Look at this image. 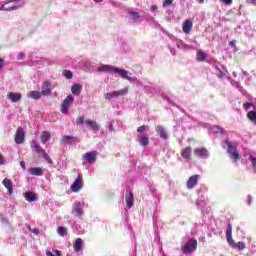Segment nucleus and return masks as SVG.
I'll return each mask as SVG.
<instances>
[{
    "instance_id": "nucleus-2",
    "label": "nucleus",
    "mask_w": 256,
    "mask_h": 256,
    "mask_svg": "<svg viewBox=\"0 0 256 256\" xmlns=\"http://www.w3.org/2000/svg\"><path fill=\"white\" fill-rule=\"evenodd\" d=\"M223 143L226 145V147H228L226 152L228 153L229 158L231 160H233L234 162L241 160V158H242L241 154H239V152L237 150V146L235 144H233L229 140H224Z\"/></svg>"
},
{
    "instance_id": "nucleus-7",
    "label": "nucleus",
    "mask_w": 256,
    "mask_h": 256,
    "mask_svg": "<svg viewBox=\"0 0 256 256\" xmlns=\"http://www.w3.org/2000/svg\"><path fill=\"white\" fill-rule=\"evenodd\" d=\"M82 160L86 161L89 164H94L97 161V152L92 151L84 153L82 156Z\"/></svg>"
},
{
    "instance_id": "nucleus-51",
    "label": "nucleus",
    "mask_w": 256,
    "mask_h": 256,
    "mask_svg": "<svg viewBox=\"0 0 256 256\" xmlns=\"http://www.w3.org/2000/svg\"><path fill=\"white\" fill-rule=\"evenodd\" d=\"M94 2H96V3H101L102 0H94Z\"/></svg>"
},
{
    "instance_id": "nucleus-13",
    "label": "nucleus",
    "mask_w": 256,
    "mask_h": 256,
    "mask_svg": "<svg viewBox=\"0 0 256 256\" xmlns=\"http://www.w3.org/2000/svg\"><path fill=\"white\" fill-rule=\"evenodd\" d=\"M180 154L181 157L184 158L186 161L192 160V147H186L182 149Z\"/></svg>"
},
{
    "instance_id": "nucleus-8",
    "label": "nucleus",
    "mask_w": 256,
    "mask_h": 256,
    "mask_svg": "<svg viewBox=\"0 0 256 256\" xmlns=\"http://www.w3.org/2000/svg\"><path fill=\"white\" fill-rule=\"evenodd\" d=\"M129 92V89H127V87L121 89V90H118V91H113L111 93H107L106 94V99L107 100H111V99H114L118 96H125L127 93Z\"/></svg>"
},
{
    "instance_id": "nucleus-28",
    "label": "nucleus",
    "mask_w": 256,
    "mask_h": 256,
    "mask_svg": "<svg viewBox=\"0 0 256 256\" xmlns=\"http://www.w3.org/2000/svg\"><path fill=\"white\" fill-rule=\"evenodd\" d=\"M138 142H140V145L142 147H146L149 145V137L147 136H140L138 137Z\"/></svg>"
},
{
    "instance_id": "nucleus-18",
    "label": "nucleus",
    "mask_w": 256,
    "mask_h": 256,
    "mask_svg": "<svg viewBox=\"0 0 256 256\" xmlns=\"http://www.w3.org/2000/svg\"><path fill=\"white\" fill-rule=\"evenodd\" d=\"M43 96V93L40 91H30L26 94V97L32 99V100H39Z\"/></svg>"
},
{
    "instance_id": "nucleus-24",
    "label": "nucleus",
    "mask_w": 256,
    "mask_h": 256,
    "mask_svg": "<svg viewBox=\"0 0 256 256\" xmlns=\"http://www.w3.org/2000/svg\"><path fill=\"white\" fill-rule=\"evenodd\" d=\"M3 185H4V187H5L6 189H8L9 195H12V193H13V184H12V181H11L10 179H8V178H5V179L3 180Z\"/></svg>"
},
{
    "instance_id": "nucleus-12",
    "label": "nucleus",
    "mask_w": 256,
    "mask_h": 256,
    "mask_svg": "<svg viewBox=\"0 0 256 256\" xmlns=\"http://www.w3.org/2000/svg\"><path fill=\"white\" fill-rule=\"evenodd\" d=\"M195 157L206 159L209 157L207 148H196L194 150Z\"/></svg>"
},
{
    "instance_id": "nucleus-31",
    "label": "nucleus",
    "mask_w": 256,
    "mask_h": 256,
    "mask_svg": "<svg viewBox=\"0 0 256 256\" xmlns=\"http://www.w3.org/2000/svg\"><path fill=\"white\" fill-rule=\"evenodd\" d=\"M73 141H75V138L73 136H64L62 140H60L61 143L65 144H71Z\"/></svg>"
},
{
    "instance_id": "nucleus-9",
    "label": "nucleus",
    "mask_w": 256,
    "mask_h": 256,
    "mask_svg": "<svg viewBox=\"0 0 256 256\" xmlns=\"http://www.w3.org/2000/svg\"><path fill=\"white\" fill-rule=\"evenodd\" d=\"M75 101V98L72 95H68L65 97L64 101L62 102L61 111L63 114L68 113V107L71 106V103Z\"/></svg>"
},
{
    "instance_id": "nucleus-25",
    "label": "nucleus",
    "mask_w": 256,
    "mask_h": 256,
    "mask_svg": "<svg viewBox=\"0 0 256 256\" xmlns=\"http://www.w3.org/2000/svg\"><path fill=\"white\" fill-rule=\"evenodd\" d=\"M70 90L72 91V94L74 96H80L82 91V86L80 84H74L73 86L70 87Z\"/></svg>"
},
{
    "instance_id": "nucleus-20",
    "label": "nucleus",
    "mask_w": 256,
    "mask_h": 256,
    "mask_svg": "<svg viewBox=\"0 0 256 256\" xmlns=\"http://www.w3.org/2000/svg\"><path fill=\"white\" fill-rule=\"evenodd\" d=\"M86 125L92 131H100V125L96 121L86 120Z\"/></svg>"
},
{
    "instance_id": "nucleus-3",
    "label": "nucleus",
    "mask_w": 256,
    "mask_h": 256,
    "mask_svg": "<svg viewBox=\"0 0 256 256\" xmlns=\"http://www.w3.org/2000/svg\"><path fill=\"white\" fill-rule=\"evenodd\" d=\"M30 149H32L35 154L42 155L44 160L47 161L49 164H53V160L51 159V157L48 156L46 150H44L42 146L36 141H30Z\"/></svg>"
},
{
    "instance_id": "nucleus-21",
    "label": "nucleus",
    "mask_w": 256,
    "mask_h": 256,
    "mask_svg": "<svg viewBox=\"0 0 256 256\" xmlns=\"http://www.w3.org/2000/svg\"><path fill=\"white\" fill-rule=\"evenodd\" d=\"M50 140H51V133L50 132L43 131L42 134H40V143L46 144Z\"/></svg>"
},
{
    "instance_id": "nucleus-4",
    "label": "nucleus",
    "mask_w": 256,
    "mask_h": 256,
    "mask_svg": "<svg viewBox=\"0 0 256 256\" xmlns=\"http://www.w3.org/2000/svg\"><path fill=\"white\" fill-rule=\"evenodd\" d=\"M198 248V241L195 238H190L189 240L186 241L185 244L181 245V251L182 254L184 255H190L194 251H197Z\"/></svg>"
},
{
    "instance_id": "nucleus-53",
    "label": "nucleus",
    "mask_w": 256,
    "mask_h": 256,
    "mask_svg": "<svg viewBox=\"0 0 256 256\" xmlns=\"http://www.w3.org/2000/svg\"><path fill=\"white\" fill-rule=\"evenodd\" d=\"M67 256H70V255H67Z\"/></svg>"
},
{
    "instance_id": "nucleus-38",
    "label": "nucleus",
    "mask_w": 256,
    "mask_h": 256,
    "mask_svg": "<svg viewBox=\"0 0 256 256\" xmlns=\"http://www.w3.org/2000/svg\"><path fill=\"white\" fill-rule=\"evenodd\" d=\"M148 127L146 125H142L141 127L137 128V133H144Z\"/></svg>"
},
{
    "instance_id": "nucleus-39",
    "label": "nucleus",
    "mask_w": 256,
    "mask_h": 256,
    "mask_svg": "<svg viewBox=\"0 0 256 256\" xmlns=\"http://www.w3.org/2000/svg\"><path fill=\"white\" fill-rule=\"evenodd\" d=\"M249 161L252 162V166L254 170H256V158H254L253 156H250Z\"/></svg>"
},
{
    "instance_id": "nucleus-1",
    "label": "nucleus",
    "mask_w": 256,
    "mask_h": 256,
    "mask_svg": "<svg viewBox=\"0 0 256 256\" xmlns=\"http://www.w3.org/2000/svg\"><path fill=\"white\" fill-rule=\"evenodd\" d=\"M232 230H233L232 224L229 223L228 227L226 228V232H225L226 241L228 242L229 246L233 249H238L240 251L246 249V243L245 242L239 241V242L236 243V241L233 240Z\"/></svg>"
},
{
    "instance_id": "nucleus-33",
    "label": "nucleus",
    "mask_w": 256,
    "mask_h": 256,
    "mask_svg": "<svg viewBox=\"0 0 256 256\" xmlns=\"http://www.w3.org/2000/svg\"><path fill=\"white\" fill-rule=\"evenodd\" d=\"M57 232L60 236L64 237L67 235V229L65 227H58Z\"/></svg>"
},
{
    "instance_id": "nucleus-47",
    "label": "nucleus",
    "mask_w": 256,
    "mask_h": 256,
    "mask_svg": "<svg viewBox=\"0 0 256 256\" xmlns=\"http://www.w3.org/2000/svg\"><path fill=\"white\" fill-rule=\"evenodd\" d=\"M251 203H252V197L249 195L248 196V205H251Z\"/></svg>"
},
{
    "instance_id": "nucleus-16",
    "label": "nucleus",
    "mask_w": 256,
    "mask_h": 256,
    "mask_svg": "<svg viewBox=\"0 0 256 256\" xmlns=\"http://www.w3.org/2000/svg\"><path fill=\"white\" fill-rule=\"evenodd\" d=\"M114 73H117L118 75H120V77L123 80L131 81V78L129 76V72L127 70L117 68V69H114Z\"/></svg>"
},
{
    "instance_id": "nucleus-14",
    "label": "nucleus",
    "mask_w": 256,
    "mask_h": 256,
    "mask_svg": "<svg viewBox=\"0 0 256 256\" xmlns=\"http://www.w3.org/2000/svg\"><path fill=\"white\" fill-rule=\"evenodd\" d=\"M6 97L8 98V100H10L12 103H17L20 102L22 100V94L21 93H13L10 92L8 93V95H6Z\"/></svg>"
},
{
    "instance_id": "nucleus-30",
    "label": "nucleus",
    "mask_w": 256,
    "mask_h": 256,
    "mask_svg": "<svg viewBox=\"0 0 256 256\" xmlns=\"http://www.w3.org/2000/svg\"><path fill=\"white\" fill-rule=\"evenodd\" d=\"M246 117L256 125V111H249L248 114H246Z\"/></svg>"
},
{
    "instance_id": "nucleus-48",
    "label": "nucleus",
    "mask_w": 256,
    "mask_h": 256,
    "mask_svg": "<svg viewBox=\"0 0 256 256\" xmlns=\"http://www.w3.org/2000/svg\"><path fill=\"white\" fill-rule=\"evenodd\" d=\"M3 62H4V60L2 58H0V69H3V66H2Z\"/></svg>"
},
{
    "instance_id": "nucleus-42",
    "label": "nucleus",
    "mask_w": 256,
    "mask_h": 256,
    "mask_svg": "<svg viewBox=\"0 0 256 256\" xmlns=\"http://www.w3.org/2000/svg\"><path fill=\"white\" fill-rule=\"evenodd\" d=\"M246 3L252 4L253 6H256V0H246Z\"/></svg>"
},
{
    "instance_id": "nucleus-43",
    "label": "nucleus",
    "mask_w": 256,
    "mask_h": 256,
    "mask_svg": "<svg viewBox=\"0 0 256 256\" xmlns=\"http://www.w3.org/2000/svg\"><path fill=\"white\" fill-rule=\"evenodd\" d=\"M229 45L231 46V47H233L234 49H236V41H231V42H229Z\"/></svg>"
},
{
    "instance_id": "nucleus-45",
    "label": "nucleus",
    "mask_w": 256,
    "mask_h": 256,
    "mask_svg": "<svg viewBox=\"0 0 256 256\" xmlns=\"http://www.w3.org/2000/svg\"><path fill=\"white\" fill-rule=\"evenodd\" d=\"M18 57L20 60H23L25 57V54L21 52V53H19Z\"/></svg>"
},
{
    "instance_id": "nucleus-10",
    "label": "nucleus",
    "mask_w": 256,
    "mask_h": 256,
    "mask_svg": "<svg viewBox=\"0 0 256 256\" xmlns=\"http://www.w3.org/2000/svg\"><path fill=\"white\" fill-rule=\"evenodd\" d=\"M198 181H199V174L192 175L191 177H189V179H187L186 188L194 189V187L198 185Z\"/></svg>"
},
{
    "instance_id": "nucleus-11",
    "label": "nucleus",
    "mask_w": 256,
    "mask_h": 256,
    "mask_svg": "<svg viewBox=\"0 0 256 256\" xmlns=\"http://www.w3.org/2000/svg\"><path fill=\"white\" fill-rule=\"evenodd\" d=\"M72 214L74 217H81L83 215V206L81 202H74Z\"/></svg>"
},
{
    "instance_id": "nucleus-26",
    "label": "nucleus",
    "mask_w": 256,
    "mask_h": 256,
    "mask_svg": "<svg viewBox=\"0 0 256 256\" xmlns=\"http://www.w3.org/2000/svg\"><path fill=\"white\" fill-rule=\"evenodd\" d=\"M126 205L128 208H131L134 206V194L131 191L128 192V196L126 198Z\"/></svg>"
},
{
    "instance_id": "nucleus-32",
    "label": "nucleus",
    "mask_w": 256,
    "mask_h": 256,
    "mask_svg": "<svg viewBox=\"0 0 256 256\" xmlns=\"http://www.w3.org/2000/svg\"><path fill=\"white\" fill-rule=\"evenodd\" d=\"M77 126H82L83 124H86L85 116H78L76 119Z\"/></svg>"
},
{
    "instance_id": "nucleus-6",
    "label": "nucleus",
    "mask_w": 256,
    "mask_h": 256,
    "mask_svg": "<svg viewBox=\"0 0 256 256\" xmlns=\"http://www.w3.org/2000/svg\"><path fill=\"white\" fill-rule=\"evenodd\" d=\"M83 187V176L82 174H78L76 180L72 183V186H70V189L72 192L77 193L79 192Z\"/></svg>"
},
{
    "instance_id": "nucleus-46",
    "label": "nucleus",
    "mask_w": 256,
    "mask_h": 256,
    "mask_svg": "<svg viewBox=\"0 0 256 256\" xmlns=\"http://www.w3.org/2000/svg\"><path fill=\"white\" fill-rule=\"evenodd\" d=\"M31 232H33L36 236H38L39 235V231H38V229H32V231Z\"/></svg>"
},
{
    "instance_id": "nucleus-50",
    "label": "nucleus",
    "mask_w": 256,
    "mask_h": 256,
    "mask_svg": "<svg viewBox=\"0 0 256 256\" xmlns=\"http://www.w3.org/2000/svg\"><path fill=\"white\" fill-rule=\"evenodd\" d=\"M109 130L114 131V126H109Z\"/></svg>"
},
{
    "instance_id": "nucleus-52",
    "label": "nucleus",
    "mask_w": 256,
    "mask_h": 256,
    "mask_svg": "<svg viewBox=\"0 0 256 256\" xmlns=\"http://www.w3.org/2000/svg\"><path fill=\"white\" fill-rule=\"evenodd\" d=\"M28 230H29V231H32L33 229H31V226H28Z\"/></svg>"
},
{
    "instance_id": "nucleus-34",
    "label": "nucleus",
    "mask_w": 256,
    "mask_h": 256,
    "mask_svg": "<svg viewBox=\"0 0 256 256\" xmlns=\"http://www.w3.org/2000/svg\"><path fill=\"white\" fill-rule=\"evenodd\" d=\"M63 77L67 78L68 80H71L73 78V73L71 72V70H64Z\"/></svg>"
},
{
    "instance_id": "nucleus-27",
    "label": "nucleus",
    "mask_w": 256,
    "mask_h": 256,
    "mask_svg": "<svg viewBox=\"0 0 256 256\" xmlns=\"http://www.w3.org/2000/svg\"><path fill=\"white\" fill-rule=\"evenodd\" d=\"M25 200L28 202H33L37 200L36 194H33V192L28 191L24 194Z\"/></svg>"
},
{
    "instance_id": "nucleus-35",
    "label": "nucleus",
    "mask_w": 256,
    "mask_h": 256,
    "mask_svg": "<svg viewBox=\"0 0 256 256\" xmlns=\"http://www.w3.org/2000/svg\"><path fill=\"white\" fill-rule=\"evenodd\" d=\"M128 15H131L133 21L135 22L140 19V15L138 12H128Z\"/></svg>"
},
{
    "instance_id": "nucleus-36",
    "label": "nucleus",
    "mask_w": 256,
    "mask_h": 256,
    "mask_svg": "<svg viewBox=\"0 0 256 256\" xmlns=\"http://www.w3.org/2000/svg\"><path fill=\"white\" fill-rule=\"evenodd\" d=\"M53 251H54L55 255H53V253L48 250L47 251V256H62V252L61 251H59V250H53Z\"/></svg>"
},
{
    "instance_id": "nucleus-17",
    "label": "nucleus",
    "mask_w": 256,
    "mask_h": 256,
    "mask_svg": "<svg viewBox=\"0 0 256 256\" xmlns=\"http://www.w3.org/2000/svg\"><path fill=\"white\" fill-rule=\"evenodd\" d=\"M193 29V22L191 20H185L184 23H182V31H184L185 34H189Z\"/></svg>"
},
{
    "instance_id": "nucleus-19",
    "label": "nucleus",
    "mask_w": 256,
    "mask_h": 256,
    "mask_svg": "<svg viewBox=\"0 0 256 256\" xmlns=\"http://www.w3.org/2000/svg\"><path fill=\"white\" fill-rule=\"evenodd\" d=\"M73 249L76 252H80L83 250V240L81 238H77L73 242Z\"/></svg>"
},
{
    "instance_id": "nucleus-23",
    "label": "nucleus",
    "mask_w": 256,
    "mask_h": 256,
    "mask_svg": "<svg viewBox=\"0 0 256 256\" xmlns=\"http://www.w3.org/2000/svg\"><path fill=\"white\" fill-rule=\"evenodd\" d=\"M29 172H30V174H32L33 176H36V177L43 176V170L41 167H32V168H30Z\"/></svg>"
},
{
    "instance_id": "nucleus-40",
    "label": "nucleus",
    "mask_w": 256,
    "mask_h": 256,
    "mask_svg": "<svg viewBox=\"0 0 256 256\" xmlns=\"http://www.w3.org/2000/svg\"><path fill=\"white\" fill-rule=\"evenodd\" d=\"M169 134L168 132H165L164 130H161V138L162 139H168Z\"/></svg>"
},
{
    "instance_id": "nucleus-29",
    "label": "nucleus",
    "mask_w": 256,
    "mask_h": 256,
    "mask_svg": "<svg viewBox=\"0 0 256 256\" xmlns=\"http://www.w3.org/2000/svg\"><path fill=\"white\" fill-rule=\"evenodd\" d=\"M205 59H207V55L203 52V50H199L196 54V60L203 62Z\"/></svg>"
},
{
    "instance_id": "nucleus-22",
    "label": "nucleus",
    "mask_w": 256,
    "mask_h": 256,
    "mask_svg": "<svg viewBox=\"0 0 256 256\" xmlns=\"http://www.w3.org/2000/svg\"><path fill=\"white\" fill-rule=\"evenodd\" d=\"M115 69H117L116 67L114 66H110V65H103L101 67L98 68V71L99 72H104V73H114L115 72Z\"/></svg>"
},
{
    "instance_id": "nucleus-49",
    "label": "nucleus",
    "mask_w": 256,
    "mask_h": 256,
    "mask_svg": "<svg viewBox=\"0 0 256 256\" xmlns=\"http://www.w3.org/2000/svg\"><path fill=\"white\" fill-rule=\"evenodd\" d=\"M205 0H196L199 4H203Z\"/></svg>"
},
{
    "instance_id": "nucleus-37",
    "label": "nucleus",
    "mask_w": 256,
    "mask_h": 256,
    "mask_svg": "<svg viewBox=\"0 0 256 256\" xmlns=\"http://www.w3.org/2000/svg\"><path fill=\"white\" fill-rule=\"evenodd\" d=\"M174 0H164L162 7H170L173 4Z\"/></svg>"
},
{
    "instance_id": "nucleus-5",
    "label": "nucleus",
    "mask_w": 256,
    "mask_h": 256,
    "mask_svg": "<svg viewBox=\"0 0 256 256\" xmlns=\"http://www.w3.org/2000/svg\"><path fill=\"white\" fill-rule=\"evenodd\" d=\"M25 140H26V132H24L23 128L18 127L14 135V142L18 145H21L24 143Z\"/></svg>"
},
{
    "instance_id": "nucleus-44",
    "label": "nucleus",
    "mask_w": 256,
    "mask_h": 256,
    "mask_svg": "<svg viewBox=\"0 0 256 256\" xmlns=\"http://www.w3.org/2000/svg\"><path fill=\"white\" fill-rule=\"evenodd\" d=\"M20 166L23 168V170H26V163H24V161L20 162Z\"/></svg>"
},
{
    "instance_id": "nucleus-15",
    "label": "nucleus",
    "mask_w": 256,
    "mask_h": 256,
    "mask_svg": "<svg viewBox=\"0 0 256 256\" xmlns=\"http://www.w3.org/2000/svg\"><path fill=\"white\" fill-rule=\"evenodd\" d=\"M51 82L50 81H45L43 82V85H42V93H43V96H49L52 92V89H51Z\"/></svg>"
},
{
    "instance_id": "nucleus-54",
    "label": "nucleus",
    "mask_w": 256,
    "mask_h": 256,
    "mask_svg": "<svg viewBox=\"0 0 256 256\" xmlns=\"http://www.w3.org/2000/svg\"><path fill=\"white\" fill-rule=\"evenodd\" d=\"M255 172H256V169H255Z\"/></svg>"
},
{
    "instance_id": "nucleus-41",
    "label": "nucleus",
    "mask_w": 256,
    "mask_h": 256,
    "mask_svg": "<svg viewBox=\"0 0 256 256\" xmlns=\"http://www.w3.org/2000/svg\"><path fill=\"white\" fill-rule=\"evenodd\" d=\"M248 107H254L253 103L246 102V103L243 104L244 110L247 111Z\"/></svg>"
}]
</instances>
